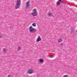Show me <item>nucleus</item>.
<instances>
[{
	"label": "nucleus",
	"mask_w": 77,
	"mask_h": 77,
	"mask_svg": "<svg viewBox=\"0 0 77 77\" xmlns=\"http://www.w3.org/2000/svg\"><path fill=\"white\" fill-rule=\"evenodd\" d=\"M21 4V1L18 0L16 3L15 8L16 9H18L20 7V5Z\"/></svg>",
	"instance_id": "obj_1"
},
{
	"label": "nucleus",
	"mask_w": 77,
	"mask_h": 77,
	"mask_svg": "<svg viewBox=\"0 0 77 77\" xmlns=\"http://www.w3.org/2000/svg\"><path fill=\"white\" fill-rule=\"evenodd\" d=\"M29 29V31L31 33H34V32H35L36 31V29L33 28V27L32 26L30 27Z\"/></svg>",
	"instance_id": "obj_2"
},
{
	"label": "nucleus",
	"mask_w": 77,
	"mask_h": 77,
	"mask_svg": "<svg viewBox=\"0 0 77 77\" xmlns=\"http://www.w3.org/2000/svg\"><path fill=\"white\" fill-rule=\"evenodd\" d=\"M37 15L38 13H37V12H33L32 13V16H37Z\"/></svg>",
	"instance_id": "obj_3"
},
{
	"label": "nucleus",
	"mask_w": 77,
	"mask_h": 77,
	"mask_svg": "<svg viewBox=\"0 0 77 77\" xmlns=\"http://www.w3.org/2000/svg\"><path fill=\"white\" fill-rule=\"evenodd\" d=\"M26 8H29V5H30V3H29V1L27 2L26 3Z\"/></svg>",
	"instance_id": "obj_4"
},
{
	"label": "nucleus",
	"mask_w": 77,
	"mask_h": 77,
	"mask_svg": "<svg viewBox=\"0 0 77 77\" xmlns=\"http://www.w3.org/2000/svg\"><path fill=\"white\" fill-rule=\"evenodd\" d=\"M41 41V37H40V36H38V37L37 40H36V41L37 42H39V41Z\"/></svg>",
	"instance_id": "obj_5"
},
{
	"label": "nucleus",
	"mask_w": 77,
	"mask_h": 77,
	"mask_svg": "<svg viewBox=\"0 0 77 77\" xmlns=\"http://www.w3.org/2000/svg\"><path fill=\"white\" fill-rule=\"evenodd\" d=\"M29 74H32L33 72V69H29L28 71Z\"/></svg>",
	"instance_id": "obj_6"
},
{
	"label": "nucleus",
	"mask_w": 77,
	"mask_h": 77,
	"mask_svg": "<svg viewBox=\"0 0 77 77\" xmlns=\"http://www.w3.org/2000/svg\"><path fill=\"white\" fill-rule=\"evenodd\" d=\"M39 61L40 62H43V61H44V60H43V59H40Z\"/></svg>",
	"instance_id": "obj_7"
},
{
	"label": "nucleus",
	"mask_w": 77,
	"mask_h": 77,
	"mask_svg": "<svg viewBox=\"0 0 77 77\" xmlns=\"http://www.w3.org/2000/svg\"><path fill=\"white\" fill-rule=\"evenodd\" d=\"M62 38H60L58 39V41L59 42H62Z\"/></svg>",
	"instance_id": "obj_8"
},
{
	"label": "nucleus",
	"mask_w": 77,
	"mask_h": 77,
	"mask_svg": "<svg viewBox=\"0 0 77 77\" xmlns=\"http://www.w3.org/2000/svg\"><path fill=\"white\" fill-rule=\"evenodd\" d=\"M49 15L50 17L51 16H53V14L51 13H49Z\"/></svg>",
	"instance_id": "obj_9"
},
{
	"label": "nucleus",
	"mask_w": 77,
	"mask_h": 77,
	"mask_svg": "<svg viewBox=\"0 0 77 77\" xmlns=\"http://www.w3.org/2000/svg\"><path fill=\"white\" fill-rule=\"evenodd\" d=\"M37 9H36L35 8L33 10V11L34 12H37Z\"/></svg>",
	"instance_id": "obj_10"
},
{
	"label": "nucleus",
	"mask_w": 77,
	"mask_h": 77,
	"mask_svg": "<svg viewBox=\"0 0 77 77\" xmlns=\"http://www.w3.org/2000/svg\"><path fill=\"white\" fill-rule=\"evenodd\" d=\"M32 25L33 26H34V27H36V23H33Z\"/></svg>",
	"instance_id": "obj_11"
},
{
	"label": "nucleus",
	"mask_w": 77,
	"mask_h": 77,
	"mask_svg": "<svg viewBox=\"0 0 77 77\" xmlns=\"http://www.w3.org/2000/svg\"><path fill=\"white\" fill-rule=\"evenodd\" d=\"M21 47H19L18 48V50L17 51H19V50H21Z\"/></svg>",
	"instance_id": "obj_12"
},
{
	"label": "nucleus",
	"mask_w": 77,
	"mask_h": 77,
	"mask_svg": "<svg viewBox=\"0 0 77 77\" xmlns=\"http://www.w3.org/2000/svg\"><path fill=\"white\" fill-rule=\"evenodd\" d=\"M59 1L60 2H64V1L63 0H60Z\"/></svg>",
	"instance_id": "obj_13"
},
{
	"label": "nucleus",
	"mask_w": 77,
	"mask_h": 77,
	"mask_svg": "<svg viewBox=\"0 0 77 77\" xmlns=\"http://www.w3.org/2000/svg\"><path fill=\"white\" fill-rule=\"evenodd\" d=\"M57 5L58 6H59V5H60V3H59V2H57Z\"/></svg>",
	"instance_id": "obj_14"
},
{
	"label": "nucleus",
	"mask_w": 77,
	"mask_h": 77,
	"mask_svg": "<svg viewBox=\"0 0 77 77\" xmlns=\"http://www.w3.org/2000/svg\"><path fill=\"white\" fill-rule=\"evenodd\" d=\"M49 57H50V58H51V57H53V56L52 55H50L49 56Z\"/></svg>",
	"instance_id": "obj_15"
},
{
	"label": "nucleus",
	"mask_w": 77,
	"mask_h": 77,
	"mask_svg": "<svg viewBox=\"0 0 77 77\" xmlns=\"http://www.w3.org/2000/svg\"><path fill=\"white\" fill-rule=\"evenodd\" d=\"M63 77H68V76L67 75H65Z\"/></svg>",
	"instance_id": "obj_16"
},
{
	"label": "nucleus",
	"mask_w": 77,
	"mask_h": 77,
	"mask_svg": "<svg viewBox=\"0 0 77 77\" xmlns=\"http://www.w3.org/2000/svg\"><path fill=\"white\" fill-rule=\"evenodd\" d=\"M8 77H11V75H9V76H8Z\"/></svg>",
	"instance_id": "obj_17"
},
{
	"label": "nucleus",
	"mask_w": 77,
	"mask_h": 77,
	"mask_svg": "<svg viewBox=\"0 0 77 77\" xmlns=\"http://www.w3.org/2000/svg\"><path fill=\"white\" fill-rule=\"evenodd\" d=\"M2 38V36H0V38Z\"/></svg>",
	"instance_id": "obj_18"
},
{
	"label": "nucleus",
	"mask_w": 77,
	"mask_h": 77,
	"mask_svg": "<svg viewBox=\"0 0 77 77\" xmlns=\"http://www.w3.org/2000/svg\"><path fill=\"white\" fill-rule=\"evenodd\" d=\"M61 45H62V44H61Z\"/></svg>",
	"instance_id": "obj_19"
}]
</instances>
